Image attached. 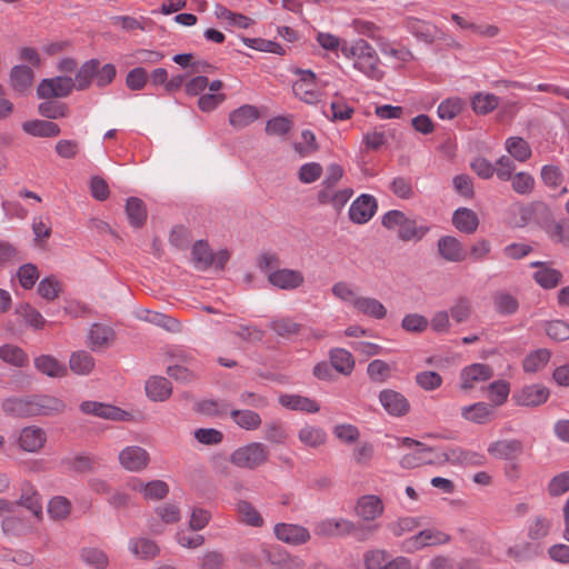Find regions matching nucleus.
Wrapping results in <instances>:
<instances>
[{"instance_id":"nucleus-42","label":"nucleus","mask_w":569,"mask_h":569,"mask_svg":"<svg viewBox=\"0 0 569 569\" xmlns=\"http://www.w3.org/2000/svg\"><path fill=\"white\" fill-rule=\"evenodd\" d=\"M69 367L72 372L79 376L89 375L94 368V359L87 351L80 350L71 353Z\"/></svg>"},{"instance_id":"nucleus-64","label":"nucleus","mask_w":569,"mask_h":569,"mask_svg":"<svg viewBox=\"0 0 569 569\" xmlns=\"http://www.w3.org/2000/svg\"><path fill=\"white\" fill-rule=\"evenodd\" d=\"M545 329L548 337L555 341L569 339V325L562 320L548 321Z\"/></svg>"},{"instance_id":"nucleus-63","label":"nucleus","mask_w":569,"mask_h":569,"mask_svg":"<svg viewBox=\"0 0 569 569\" xmlns=\"http://www.w3.org/2000/svg\"><path fill=\"white\" fill-rule=\"evenodd\" d=\"M416 383L426 391H433L442 385V377L436 371H421L415 377Z\"/></svg>"},{"instance_id":"nucleus-6","label":"nucleus","mask_w":569,"mask_h":569,"mask_svg":"<svg viewBox=\"0 0 569 569\" xmlns=\"http://www.w3.org/2000/svg\"><path fill=\"white\" fill-rule=\"evenodd\" d=\"M450 536L443 531L430 528L418 532L403 542V548L411 552L428 546L446 545L450 541Z\"/></svg>"},{"instance_id":"nucleus-8","label":"nucleus","mask_w":569,"mask_h":569,"mask_svg":"<svg viewBox=\"0 0 569 569\" xmlns=\"http://www.w3.org/2000/svg\"><path fill=\"white\" fill-rule=\"evenodd\" d=\"M120 466L130 472H139L147 468L150 462V456L146 449L140 446H128L119 452Z\"/></svg>"},{"instance_id":"nucleus-57","label":"nucleus","mask_w":569,"mask_h":569,"mask_svg":"<svg viewBox=\"0 0 569 569\" xmlns=\"http://www.w3.org/2000/svg\"><path fill=\"white\" fill-rule=\"evenodd\" d=\"M540 178L546 187L553 190L561 187L565 181V176L561 169L555 164L542 166L540 170Z\"/></svg>"},{"instance_id":"nucleus-40","label":"nucleus","mask_w":569,"mask_h":569,"mask_svg":"<svg viewBox=\"0 0 569 569\" xmlns=\"http://www.w3.org/2000/svg\"><path fill=\"white\" fill-rule=\"evenodd\" d=\"M99 64L100 62L97 59L86 61L77 71L74 79H72L74 89L80 91L88 89L92 80H94V72H97Z\"/></svg>"},{"instance_id":"nucleus-32","label":"nucleus","mask_w":569,"mask_h":569,"mask_svg":"<svg viewBox=\"0 0 569 569\" xmlns=\"http://www.w3.org/2000/svg\"><path fill=\"white\" fill-rule=\"evenodd\" d=\"M236 511L239 521L254 528H260L264 525V520L258 509L247 500H239L236 503Z\"/></svg>"},{"instance_id":"nucleus-5","label":"nucleus","mask_w":569,"mask_h":569,"mask_svg":"<svg viewBox=\"0 0 569 569\" xmlns=\"http://www.w3.org/2000/svg\"><path fill=\"white\" fill-rule=\"evenodd\" d=\"M74 89V83L70 77H54L42 79L37 88V94L40 99L64 98Z\"/></svg>"},{"instance_id":"nucleus-54","label":"nucleus","mask_w":569,"mask_h":569,"mask_svg":"<svg viewBox=\"0 0 569 569\" xmlns=\"http://www.w3.org/2000/svg\"><path fill=\"white\" fill-rule=\"evenodd\" d=\"M390 555L386 549H369L363 553V566L366 569H385Z\"/></svg>"},{"instance_id":"nucleus-49","label":"nucleus","mask_w":569,"mask_h":569,"mask_svg":"<svg viewBox=\"0 0 569 569\" xmlns=\"http://www.w3.org/2000/svg\"><path fill=\"white\" fill-rule=\"evenodd\" d=\"M512 190L520 196H528L533 192L536 180L533 176L527 171H520L513 174L509 180Z\"/></svg>"},{"instance_id":"nucleus-3","label":"nucleus","mask_w":569,"mask_h":569,"mask_svg":"<svg viewBox=\"0 0 569 569\" xmlns=\"http://www.w3.org/2000/svg\"><path fill=\"white\" fill-rule=\"evenodd\" d=\"M270 451L262 442H250L237 448L230 455V462L247 470H254L266 465L269 460Z\"/></svg>"},{"instance_id":"nucleus-37","label":"nucleus","mask_w":569,"mask_h":569,"mask_svg":"<svg viewBox=\"0 0 569 569\" xmlns=\"http://www.w3.org/2000/svg\"><path fill=\"white\" fill-rule=\"evenodd\" d=\"M550 357L551 352L546 348L533 350L525 357L522 368L527 373H536L547 366Z\"/></svg>"},{"instance_id":"nucleus-44","label":"nucleus","mask_w":569,"mask_h":569,"mask_svg":"<svg viewBox=\"0 0 569 569\" xmlns=\"http://www.w3.org/2000/svg\"><path fill=\"white\" fill-rule=\"evenodd\" d=\"M492 299L495 310L501 316H511L518 311V299L507 291H497Z\"/></svg>"},{"instance_id":"nucleus-25","label":"nucleus","mask_w":569,"mask_h":569,"mask_svg":"<svg viewBox=\"0 0 569 569\" xmlns=\"http://www.w3.org/2000/svg\"><path fill=\"white\" fill-rule=\"evenodd\" d=\"M260 117V112L256 106L243 104L229 113V123L236 130L247 128Z\"/></svg>"},{"instance_id":"nucleus-29","label":"nucleus","mask_w":569,"mask_h":569,"mask_svg":"<svg viewBox=\"0 0 569 569\" xmlns=\"http://www.w3.org/2000/svg\"><path fill=\"white\" fill-rule=\"evenodd\" d=\"M298 439L306 448L317 449L327 442V433L321 427L306 425L298 431Z\"/></svg>"},{"instance_id":"nucleus-7","label":"nucleus","mask_w":569,"mask_h":569,"mask_svg":"<svg viewBox=\"0 0 569 569\" xmlns=\"http://www.w3.org/2000/svg\"><path fill=\"white\" fill-rule=\"evenodd\" d=\"M273 533L279 541L290 546L305 545L311 538L309 530L306 527L298 523H277L273 527Z\"/></svg>"},{"instance_id":"nucleus-17","label":"nucleus","mask_w":569,"mask_h":569,"mask_svg":"<svg viewBox=\"0 0 569 569\" xmlns=\"http://www.w3.org/2000/svg\"><path fill=\"white\" fill-rule=\"evenodd\" d=\"M267 561L277 569H303L305 562L298 556L290 555L281 547L264 551Z\"/></svg>"},{"instance_id":"nucleus-43","label":"nucleus","mask_w":569,"mask_h":569,"mask_svg":"<svg viewBox=\"0 0 569 569\" xmlns=\"http://www.w3.org/2000/svg\"><path fill=\"white\" fill-rule=\"evenodd\" d=\"M331 366L342 375H350L355 368V360L348 350L335 348L330 351Z\"/></svg>"},{"instance_id":"nucleus-45","label":"nucleus","mask_w":569,"mask_h":569,"mask_svg":"<svg viewBox=\"0 0 569 569\" xmlns=\"http://www.w3.org/2000/svg\"><path fill=\"white\" fill-rule=\"evenodd\" d=\"M126 212L130 224L133 227H141L147 219L146 206L141 199L136 197L127 200Z\"/></svg>"},{"instance_id":"nucleus-14","label":"nucleus","mask_w":569,"mask_h":569,"mask_svg":"<svg viewBox=\"0 0 569 569\" xmlns=\"http://www.w3.org/2000/svg\"><path fill=\"white\" fill-rule=\"evenodd\" d=\"M379 401L383 409L393 417H402L410 410L408 399L392 389H385L379 393Z\"/></svg>"},{"instance_id":"nucleus-10","label":"nucleus","mask_w":569,"mask_h":569,"mask_svg":"<svg viewBox=\"0 0 569 569\" xmlns=\"http://www.w3.org/2000/svg\"><path fill=\"white\" fill-rule=\"evenodd\" d=\"M17 441L22 451L37 453L47 442V432L36 425L27 426L19 431Z\"/></svg>"},{"instance_id":"nucleus-13","label":"nucleus","mask_w":569,"mask_h":569,"mask_svg":"<svg viewBox=\"0 0 569 569\" xmlns=\"http://www.w3.org/2000/svg\"><path fill=\"white\" fill-rule=\"evenodd\" d=\"M376 210V199L370 194H361L351 203L348 213L352 222L363 224L373 217Z\"/></svg>"},{"instance_id":"nucleus-36","label":"nucleus","mask_w":569,"mask_h":569,"mask_svg":"<svg viewBox=\"0 0 569 569\" xmlns=\"http://www.w3.org/2000/svg\"><path fill=\"white\" fill-rule=\"evenodd\" d=\"M81 561L92 569H107L109 557L104 550L97 547H83L80 550Z\"/></svg>"},{"instance_id":"nucleus-41","label":"nucleus","mask_w":569,"mask_h":569,"mask_svg":"<svg viewBox=\"0 0 569 569\" xmlns=\"http://www.w3.org/2000/svg\"><path fill=\"white\" fill-rule=\"evenodd\" d=\"M462 416L465 419L475 423H486L493 416V409L486 402H477L462 408Z\"/></svg>"},{"instance_id":"nucleus-27","label":"nucleus","mask_w":569,"mask_h":569,"mask_svg":"<svg viewBox=\"0 0 569 569\" xmlns=\"http://www.w3.org/2000/svg\"><path fill=\"white\" fill-rule=\"evenodd\" d=\"M452 223L459 231L471 234L479 226V218L473 210L462 207L453 212Z\"/></svg>"},{"instance_id":"nucleus-61","label":"nucleus","mask_w":569,"mask_h":569,"mask_svg":"<svg viewBox=\"0 0 569 569\" xmlns=\"http://www.w3.org/2000/svg\"><path fill=\"white\" fill-rule=\"evenodd\" d=\"M463 108V101L460 98H449L438 106V116L442 120H451L457 117Z\"/></svg>"},{"instance_id":"nucleus-59","label":"nucleus","mask_w":569,"mask_h":569,"mask_svg":"<svg viewBox=\"0 0 569 569\" xmlns=\"http://www.w3.org/2000/svg\"><path fill=\"white\" fill-rule=\"evenodd\" d=\"M142 319L171 332L178 331L180 327L173 317L156 311L146 310V317Z\"/></svg>"},{"instance_id":"nucleus-18","label":"nucleus","mask_w":569,"mask_h":569,"mask_svg":"<svg viewBox=\"0 0 569 569\" xmlns=\"http://www.w3.org/2000/svg\"><path fill=\"white\" fill-rule=\"evenodd\" d=\"M80 410L86 415L113 421L124 420L127 416V412L120 408L98 401H83L80 405Z\"/></svg>"},{"instance_id":"nucleus-60","label":"nucleus","mask_w":569,"mask_h":569,"mask_svg":"<svg viewBox=\"0 0 569 569\" xmlns=\"http://www.w3.org/2000/svg\"><path fill=\"white\" fill-rule=\"evenodd\" d=\"M39 112L48 119H59L67 117L69 109L66 103L47 99V101L39 104Z\"/></svg>"},{"instance_id":"nucleus-35","label":"nucleus","mask_w":569,"mask_h":569,"mask_svg":"<svg viewBox=\"0 0 569 569\" xmlns=\"http://www.w3.org/2000/svg\"><path fill=\"white\" fill-rule=\"evenodd\" d=\"M128 547L134 557L143 560L153 559L159 553L157 543L148 538H132Z\"/></svg>"},{"instance_id":"nucleus-15","label":"nucleus","mask_w":569,"mask_h":569,"mask_svg":"<svg viewBox=\"0 0 569 569\" xmlns=\"http://www.w3.org/2000/svg\"><path fill=\"white\" fill-rule=\"evenodd\" d=\"M1 408L6 415L11 417H34V395L7 398L2 401Z\"/></svg>"},{"instance_id":"nucleus-62","label":"nucleus","mask_w":569,"mask_h":569,"mask_svg":"<svg viewBox=\"0 0 569 569\" xmlns=\"http://www.w3.org/2000/svg\"><path fill=\"white\" fill-rule=\"evenodd\" d=\"M489 399L495 406H501L508 399L510 385L505 380H497L489 385Z\"/></svg>"},{"instance_id":"nucleus-47","label":"nucleus","mask_w":569,"mask_h":569,"mask_svg":"<svg viewBox=\"0 0 569 569\" xmlns=\"http://www.w3.org/2000/svg\"><path fill=\"white\" fill-rule=\"evenodd\" d=\"M0 359L16 367H24L29 362L27 353L13 345L0 346Z\"/></svg>"},{"instance_id":"nucleus-24","label":"nucleus","mask_w":569,"mask_h":569,"mask_svg":"<svg viewBox=\"0 0 569 569\" xmlns=\"http://www.w3.org/2000/svg\"><path fill=\"white\" fill-rule=\"evenodd\" d=\"M66 410V403L60 398L50 395H34V417L56 416Z\"/></svg>"},{"instance_id":"nucleus-2","label":"nucleus","mask_w":569,"mask_h":569,"mask_svg":"<svg viewBox=\"0 0 569 569\" xmlns=\"http://www.w3.org/2000/svg\"><path fill=\"white\" fill-rule=\"evenodd\" d=\"M381 222L387 229L397 231L398 238L402 241H419L429 231V227L419 226L415 219L400 210L386 212Z\"/></svg>"},{"instance_id":"nucleus-39","label":"nucleus","mask_w":569,"mask_h":569,"mask_svg":"<svg viewBox=\"0 0 569 569\" xmlns=\"http://www.w3.org/2000/svg\"><path fill=\"white\" fill-rule=\"evenodd\" d=\"M230 417L239 428L248 431L258 429L262 421L258 412L248 409H233Z\"/></svg>"},{"instance_id":"nucleus-9","label":"nucleus","mask_w":569,"mask_h":569,"mask_svg":"<svg viewBox=\"0 0 569 569\" xmlns=\"http://www.w3.org/2000/svg\"><path fill=\"white\" fill-rule=\"evenodd\" d=\"M549 389L543 385L525 386L512 395V401L521 407H538L549 398Z\"/></svg>"},{"instance_id":"nucleus-52","label":"nucleus","mask_w":569,"mask_h":569,"mask_svg":"<svg viewBox=\"0 0 569 569\" xmlns=\"http://www.w3.org/2000/svg\"><path fill=\"white\" fill-rule=\"evenodd\" d=\"M331 114L327 110L323 113L332 121H345L351 118L353 108L341 97H336L330 103Z\"/></svg>"},{"instance_id":"nucleus-31","label":"nucleus","mask_w":569,"mask_h":569,"mask_svg":"<svg viewBox=\"0 0 569 569\" xmlns=\"http://www.w3.org/2000/svg\"><path fill=\"white\" fill-rule=\"evenodd\" d=\"M10 86L18 93L28 91L33 82V71L27 66H14L10 72Z\"/></svg>"},{"instance_id":"nucleus-19","label":"nucleus","mask_w":569,"mask_h":569,"mask_svg":"<svg viewBox=\"0 0 569 569\" xmlns=\"http://www.w3.org/2000/svg\"><path fill=\"white\" fill-rule=\"evenodd\" d=\"M406 29L426 43H432L436 39L442 38V32L437 26L417 18L407 19Z\"/></svg>"},{"instance_id":"nucleus-34","label":"nucleus","mask_w":569,"mask_h":569,"mask_svg":"<svg viewBox=\"0 0 569 569\" xmlns=\"http://www.w3.org/2000/svg\"><path fill=\"white\" fill-rule=\"evenodd\" d=\"M22 130L33 137H56L60 133L57 123L38 119L23 122Z\"/></svg>"},{"instance_id":"nucleus-55","label":"nucleus","mask_w":569,"mask_h":569,"mask_svg":"<svg viewBox=\"0 0 569 569\" xmlns=\"http://www.w3.org/2000/svg\"><path fill=\"white\" fill-rule=\"evenodd\" d=\"M550 530L551 520L543 516H537L528 525V538L535 541L542 540Z\"/></svg>"},{"instance_id":"nucleus-22","label":"nucleus","mask_w":569,"mask_h":569,"mask_svg":"<svg viewBox=\"0 0 569 569\" xmlns=\"http://www.w3.org/2000/svg\"><path fill=\"white\" fill-rule=\"evenodd\" d=\"M438 251L449 262H460L466 258L462 243L452 236H443L438 240Z\"/></svg>"},{"instance_id":"nucleus-4","label":"nucleus","mask_w":569,"mask_h":569,"mask_svg":"<svg viewBox=\"0 0 569 569\" xmlns=\"http://www.w3.org/2000/svg\"><path fill=\"white\" fill-rule=\"evenodd\" d=\"M191 256L194 268L201 271H204L211 267L221 270L230 258V254L226 249L213 253L209 248V244L203 240H198L193 243Z\"/></svg>"},{"instance_id":"nucleus-53","label":"nucleus","mask_w":569,"mask_h":569,"mask_svg":"<svg viewBox=\"0 0 569 569\" xmlns=\"http://www.w3.org/2000/svg\"><path fill=\"white\" fill-rule=\"evenodd\" d=\"M71 511V502L63 496H54L48 502V513L53 520L66 519Z\"/></svg>"},{"instance_id":"nucleus-1","label":"nucleus","mask_w":569,"mask_h":569,"mask_svg":"<svg viewBox=\"0 0 569 569\" xmlns=\"http://www.w3.org/2000/svg\"><path fill=\"white\" fill-rule=\"evenodd\" d=\"M342 56L353 61L356 70L372 80H381L383 71L376 49L366 40L357 39L342 47Z\"/></svg>"},{"instance_id":"nucleus-46","label":"nucleus","mask_w":569,"mask_h":569,"mask_svg":"<svg viewBox=\"0 0 569 569\" xmlns=\"http://www.w3.org/2000/svg\"><path fill=\"white\" fill-rule=\"evenodd\" d=\"M16 315L22 318L27 326L36 330L42 329L46 323L42 315L29 303L18 305L16 307Z\"/></svg>"},{"instance_id":"nucleus-30","label":"nucleus","mask_w":569,"mask_h":569,"mask_svg":"<svg viewBox=\"0 0 569 569\" xmlns=\"http://www.w3.org/2000/svg\"><path fill=\"white\" fill-rule=\"evenodd\" d=\"M34 367L42 375L61 378L67 375V367L50 355H41L34 359Z\"/></svg>"},{"instance_id":"nucleus-38","label":"nucleus","mask_w":569,"mask_h":569,"mask_svg":"<svg viewBox=\"0 0 569 569\" xmlns=\"http://www.w3.org/2000/svg\"><path fill=\"white\" fill-rule=\"evenodd\" d=\"M17 505H21L30 510L36 517L42 515V503L39 492L29 482L23 483L22 493Z\"/></svg>"},{"instance_id":"nucleus-33","label":"nucleus","mask_w":569,"mask_h":569,"mask_svg":"<svg viewBox=\"0 0 569 569\" xmlns=\"http://www.w3.org/2000/svg\"><path fill=\"white\" fill-rule=\"evenodd\" d=\"M146 392L153 401H164L170 397L172 387L163 377H151L146 382Z\"/></svg>"},{"instance_id":"nucleus-11","label":"nucleus","mask_w":569,"mask_h":569,"mask_svg":"<svg viewBox=\"0 0 569 569\" xmlns=\"http://www.w3.org/2000/svg\"><path fill=\"white\" fill-rule=\"evenodd\" d=\"M355 512L363 521L373 522L383 515L385 503L379 496L365 495L358 498Z\"/></svg>"},{"instance_id":"nucleus-26","label":"nucleus","mask_w":569,"mask_h":569,"mask_svg":"<svg viewBox=\"0 0 569 569\" xmlns=\"http://www.w3.org/2000/svg\"><path fill=\"white\" fill-rule=\"evenodd\" d=\"M355 310L371 319L381 320L387 316V308L378 299L360 296L356 301Z\"/></svg>"},{"instance_id":"nucleus-28","label":"nucleus","mask_w":569,"mask_h":569,"mask_svg":"<svg viewBox=\"0 0 569 569\" xmlns=\"http://www.w3.org/2000/svg\"><path fill=\"white\" fill-rule=\"evenodd\" d=\"M505 149L512 160L521 163L527 162L532 156L530 144L522 137L515 136L507 138Z\"/></svg>"},{"instance_id":"nucleus-56","label":"nucleus","mask_w":569,"mask_h":569,"mask_svg":"<svg viewBox=\"0 0 569 569\" xmlns=\"http://www.w3.org/2000/svg\"><path fill=\"white\" fill-rule=\"evenodd\" d=\"M449 312L457 323L468 321L472 312L470 299L463 296L458 297L451 305Z\"/></svg>"},{"instance_id":"nucleus-50","label":"nucleus","mask_w":569,"mask_h":569,"mask_svg":"<svg viewBox=\"0 0 569 569\" xmlns=\"http://www.w3.org/2000/svg\"><path fill=\"white\" fill-rule=\"evenodd\" d=\"M535 281L543 289L549 290L556 288L562 280V273L548 266L542 270H537L533 273Z\"/></svg>"},{"instance_id":"nucleus-12","label":"nucleus","mask_w":569,"mask_h":569,"mask_svg":"<svg viewBox=\"0 0 569 569\" xmlns=\"http://www.w3.org/2000/svg\"><path fill=\"white\" fill-rule=\"evenodd\" d=\"M268 281L281 290H295L305 282L303 273L296 269H274L268 274Z\"/></svg>"},{"instance_id":"nucleus-23","label":"nucleus","mask_w":569,"mask_h":569,"mask_svg":"<svg viewBox=\"0 0 569 569\" xmlns=\"http://www.w3.org/2000/svg\"><path fill=\"white\" fill-rule=\"evenodd\" d=\"M278 401L289 410L307 413H316L320 410V406L316 400L300 395L282 393L279 396Z\"/></svg>"},{"instance_id":"nucleus-21","label":"nucleus","mask_w":569,"mask_h":569,"mask_svg":"<svg viewBox=\"0 0 569 569\" xmlns=\"http://www.w3.org/2000/svg\"><path fill=\"white\" fill-rule=\"evenodd\" d=\"M493 372L488 365L473 363L466 367L460 375L461 388L471 389L477 382L486 381L492 377Z\"/></svg>"},{"instance_id":"nucleus-16","label":"nucleus","mask_w":569,"mask_h":569,"mask_svg":"<svg viewBox=\"0 0 569 569\" xmlns=\"http://www.w3.org/2000/svg\"><path fill=\"white\" fill-rule=\"evenodd\" d=\"M487 450L493 458L513 460L523 452V443L518 439H501L490 443Z\"/></svg>"},{"instance_id":"nucleus-48","label":"nucleus","mask_w":569,"mask_h":569,"mask_svg":"<svg viewBox=\"0 0 569 569\" xmlns=\"http://www.w3.org/2000/svg\"><path fill=\"white\" fill-rule=\"evenodd\" d=\"M499 104V98L493 93L478 92L471 99V107L476 113L487 114Z\"/></svg>"},{"instance_id":"nucleus-58","label":"nucleus","mask_w":569,"mask_h":569,"mask_svg":"<svg viewBox=\"0 0 569 569\" xmlns=\"http://www.w3.org/2000/svg\"><path fill=\"white\" fill-rule=\"evenodd\" d=\"M420 526V519L417 517H401L396 521L388 523L389 531L395 537H401L408 532H412Z\"/></svg>"},{"instance_id":"nucleus-20","label":"nucleus","mask_w":569,"mask_h":569,"mask_svg":"<svg viewBox=\"0 0 569 569\" xmlns=\"http://www.w3.org/2000/svg\"><path fill=\"white\" fill-rule=\"evenodd\" d=\"M114 331L102 323H93L89 330L87 342L92 351L109 347L114 340Z\"/></svg>"},{"instance_id":"nucleus-51","label":"nucleus","mask_w":569,"mask_h":569,"mask_svg":"<svg viewBox=\"0 0 569 569\" xmlns=\"http://www.w3.org/2000/svg\"><path fill=\"white\" fill-rule=\"evenodd\" d=\"M331 292L338 300L351 306L353 309L356 307V301L360 298L353 286L345 281L333 283Z\"/></svg>"}]
</instances>
